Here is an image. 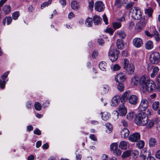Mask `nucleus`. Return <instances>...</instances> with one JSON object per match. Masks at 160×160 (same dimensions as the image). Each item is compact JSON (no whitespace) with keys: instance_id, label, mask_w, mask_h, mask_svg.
I'll return each instance as SVG.
<instances>
[{"instance_id":"f257e3e1","label":"nucleus","mask_w":160,"mask_h":160,"mask_svg":"<svg viewBox=\"0 0 160 160\" xmlns=\"http://www.w3.org/2000/svg\"><path fill=\"white\" fill-rule=\"evenodd\" d=\"M139 83L144 91L151 92L155 90L156 84L155 82L145 76H142L140 78Z\"/></svg>"},{"instance_id":"f03ea898","label":"nucleus","mask_w":160,"mask_h":160,"mask_svg":"<svg viewBox=\"0 0 160 160\" xmlns=\"http://www.w3.org/2000/svg\"><path fill=\"white\" fill-rule=\"evenodd\" d=\"M148 120L147 114L144 112H141L136 116L135 122L138 125L145 126L148 123Z\"/></svg>"},{"instance_id":"7ed1b4c3","label":"nucleus","mask_w":160,"mask_h":160,"mask_svg":"<svg viewBox=\"0 0 160 160\" xmlns=\"http://www.w3.org/2000/svg\"><path fill=\"white\" fill-rule=\"evenodd\" d=\"M122 61L124 69L128 74H133L135 70L134 65L132 63H129L128 60L126 58L122 59Z\"/></svg>"},{"instance_id":"20e7f679","label":"nucleus","mask_w":160,"mask_h":160,"mask_svg":"<svg viewBox=\"0 0 160 160\" xmlns=\"http://www.w3.org/2000/svg\"><path fill=\"white\" fill-rule=\"evenodd\" d=\"M130 13L132 18L135 20L140 19L142 16V13L139 8L137 7H134L130 11Z\"/></svg>"},{"instance_id":"39448f33","label":"nucleus","mask_w":160,"mask_h":160,"mask_svg":"<svg viewBox=\"0 0 160 160\" xmlns=\"http://www.w3.org/2000/svg\"><path fill=\"white\" fill-rule=\"evenodd\" d=\"M150 61L152 64H157L160 60V55L159 53L157 52L152 53L150 55Z\"/></svg>"},{"instance_id":"423d86ee","label":"nucleus","mask_w":160,"mask_h":160,"mask_svg":"<svg viewBox=\"0 0 160 160\" xmlns=\"http://www.w3.org/2000/svg\"><path fill=\"white\" fill-rule=\"evenodd\" d=\"M148 106V101L146 99H142L138 109L140 111H144L147 109Z\"/></svg>"},{"instance_id":"0eeeda50","label":"nucleus","mask_w":160,"mask_h":160,"mask_svg":"<svg viewBox=\"0 0 160 160\" xmlns=\"http://www.w3.org/2000/svg\"><path fill=\"white\" fill-rule=\"evenodd\" d=\"M118 51L117 50L112 49L109 52L108 55L112 62H114L117 59L118 57Z\"/></svg>"},{"instance_id":"6e6552de","label":"nucleus","mask_w":160,"mask_h":160,"mask_svg":"<svg viewBox=\"0 0 160 160\" xmlns=\"http://www.w3.org/2000/svg\"><path fill=\"white\" fill-rule=\"evenodd\" d=\"M132 43L135 47L139 48L143 45V42L142 38H135L132 40Z\"/></svg>"},{"instance_id":"1a4fd4ad","label":"nucleus","mask_w":160,"mask_h":160,"mask_svg":"<svg viewBox=\"0 0 160 160\" xmlns=\"http://www.w3.org/2000/svg\"><path fill=\"white\" fill-rule=\"evenodd\" d=\"M9 73L8 71L4 73L1 77V78L2 80L0 79V87L2 89H3L5 88L6 82L8 81V80L6 81L5 79L7 77Z\"/></svg>"},{"instance_id":"9d476101","label":"nucleus","mask_w":160,"mask_h":160,"mask_svg":"<svg viewBox=\"0 0 160 160\" xmlns=\"http://www.w3.org/2000/svg\"><path fill=\"white\" fill-rule=\"evenodd\" d=\"M125 79V74L122 72L119 73L117 74L115 78V81L117 82H123Z\"/></svg>"},{"instance_id":"9b49d317","label":"nucleus","mask_w":160,"mask_h":160,"mask_svg":"<svg viewBox=\"0 0 160 160\" xmlns=\"http://www.w3.org/2000/svg\"><path fill=\"white\" fill-rule=\"evenodd\" d=\"M104 8V4L102 1H98L95 3V9L97 11L101 12L103 10Z\"/></svg>"},{"instance_id":"f8f14e48","label":"nucleus","mask_w":160,"mask_h":160,"mask_svg":"<svg viewBox=\"0 0 160 160\" xmlns=\"http://www.w3.org/2000/svg\"><path fill=\"white\" fill-rule=\"evenodd\" d=\"M140 135L139 133H135L129 136L128 140L132 142H135L140 139Z\"/></svg>"},{"instance_id":"ddd939ff","label":"nucleus","mask_w":160,"mask_h":160,"mask_svg":"<svg viewBox=\"0 0 160 160\" xmlns=\"http://www.w3.org/2000/svg\"><path fill=\"white\" fill-rule=\"evenodd\" d=\"M128 100L131 104L136 105L138 102V97L135 95H132L128 98Z\"/></svg>"},{"instance_id":"4468645a","label":"nucleus","mask_w":160,"mask_h":160,"mask_svg":"<svg viewBox=\"0 0 160 160\" xmlns=\"http://www.w3.org/2000/svg\"><path fill=\"white\" fill-rule=\"evenodd\" d=\"M118 111L120 115L125 116L127 113V110L123 103L121 104L118 108Z\"/></svg>"},{"instance_id":"2eb2a0df","label":"nucleus","mask_w":160,"mask_h":160,"mask_svg":"<svg viewBox=\"0 0 160 160\" xmlns=\"http://www.w3.org/2000/svg\"><path fill=\"white\" fill-rule=\"evenodd\" d=\"M129 134V131L128 129L124 128L120 132V135L122 138H125L128 137Z\"/></svg>"},{"instance_id":"dca6fc26","label":"nucleus","mask_w":160,"mask_h":160,"mask_svg":"<svg viewBox=\"0 0 160 160\" xmlns=\"http://www.w3.org/2000/svg\"><path fill=\"white\" fill-rule=\"evenodd\" d=\"M128 146V142L125 141H122L120 142L119 145V148L124 150L127 149Z\"/></svg>"},{"instance_id":"f3484780","label":"nucleus","mask_w":160,"mask_h":160,"mask_svg":"<svg viewBox=\"0 0 160 160\" xmlns=\"http://www.w3.org/2000/svg\"><path fill=\"white\" fill-rule=\"evenodd\" d=\"M109 90V88L107 85H102L100 88V91L101 93L102 94H104L107 93Z\"/></svg>"},{"instance_id":"a211bd4d","label":"nucleus","mask_w":160,"mask_h":160,"mask_svg":"<svg viewBox=\"0 0 160 160\" xmlns=\"http://www.w3.org/2000/svg\"><path fill=\"white\" fill-rule=\"evenodd\" d=\"M2 11L5 14L9 13L11 11V6L8 5H4L3 7Z\"/></svg>"},{"instance_id":"6ab92c4d","label":"nucleus","mask_w":160,"mask_h":160,"mask_svg":"<svg viewBox=\"0 0 160 160\" xmlns=\"http://www.w3.org/2000/svg\"><path fill=\"white\" fill-rule=\"evenodd\" d=\"M120 98V97L118 95L115 96L112 98V102L113 106H116L118 103Z\"/></svg>"},{"instance_id":"aec40b11","label":"nucleus","mask_w":160,"mask_h":160,"mask_svg":"<svg viewBox=\"0 0 160 160\" xmlns=\"http://www.w3.org/2000/svg\"><path fill=\"white\" fill-rule=\"evenodd\" d=\"M93 21L95 25H98L99 24L101 21L102 20V19L100 17L97 15H95L93 17Z\"/></svg>"},{"instance_id":"412c9836","label":"nucleus","mask_w":160,"mask_h":160,"mask_svg":"<svg viewBox=\"0 0 160 160\" xmlns=\"http://www.w3.org/2000/svg\"><path fill=\"white\" fill-rule=\"evenodd\" d=\"M152 37H154L156 42H158L160 40V35L156 30H154L152 31Z\"/></svg>"},{"instance_id":"4be33fe9","label":"nucleus","mask_w":160,"mask_h":160,"mask_svg":"<svg viewBox=\"0 0 160 160\" xmlns=\"http://www.w3.org/2000/svg\"><path fill=\"white\" fill-rule=\"evenodd\" d=\"M72 8L73 10H77L79 8V3L76 1H72L71 3Z\"/></svg>"},{"instance_id":"5701e85b","label":"nucleus","mask_w":160,"mask_h":160,"mask_svg":"<svg viewBox=\"0 0 160 160\" xmlns=\"http://www.w3.org/2000/svg\"><path fill=\"white\" fill-rule=\"evenodd\" d=\"M12 19L11 17H6V18L3 20V24L4 26H5L6 22L7 21V24L8 25L12 22Z\"/></svg>"},{"instance_id":"b1692460","label":"nucleus","mask_w":160,"mask_h":160,"mask_svg":"<svg viewBox=\"0 0 160 160\" xmlns=\"http://www.w3.org/2000/svg\"><path fill=\"white\" fill-rule=\"evenodd\" d=\"M145 14L147 15L148 17H152V13L153 12V10L152 8H148L145 9L144 10Z\"/></svg>"},{"instance_id":"393cba45","label":"nucleus","mask_w":160,"mask_h":160,"mask_svg":"<svg viewBox=\"0 0 160 160\" xmlns=\"http://www.w3.org/2000/svg\"><path fill=\"white\" fill-rule=\"evenodd\" d=\"M99 67L101 70L103 71H106L107 64L105 62H101L99 64Z\"/></svg>"},{"instance_id":"a878e982","label":"nucleus","mask_w":160,"mask_h":160,"mask_svg":"<svg viewBox=\"0 0 160 160\" xmlns=\"http://www.w3.org/2000/svg\"><path fill=\"white\" fill-rule=\"evenodd\" d=\"M117 47L118 48L122 49L124 46V44L122 42V40L118 39L116 42Z\"/></svg>"},{"instance_id":"bb28decb","label":"nucleus","mask_w":160,"mask_h":160,"mask_svg":"<svg viewBox=\"0 0 160 160\" xmlns=\"http://www.w3.org/2000/svg\"><path fill=\"white\" fill-rule=\"evenodd\" d=\"M156 144V141L155 138H151L149 141V145L150 147H154Z\"/></svg>"},{"instance_id":"cd10ccee","label":"nucleus","mask_w":160,"mask_h":160,"mask_svg":"<svg viewBox=\"0 0 160 160\" xmlns=\"http://www.w3.org/2000/svg\"><path fill=\"white\" fill-rule=\"evenodd\" d=\"M159 71V69L158 67H155L153 69L152 72L150 75L151 78H154Z\"/></svg>"},{"instance_id":"c85d7f7f","label":"nucleus","mask_w":160,"mask_h":160,"mask_svg":"<svg viewBox=\"0 0 160 160\" xmlns=\"http://www.w3.org/2000/svg\"><path fill=\"white\" fill-rule=\"evenodd\" d=\"M129 91H127L124 93L120 98L122 102H124L127 99V97L129 95Z\"/></svg>"},{"instance_id":"c756f323","label":"nucleus","mask_w":160,"mask_h":160,"mask_svg":"<svg viewBox=\"0 0 160 160\" xmlns=\"http://www.w3.org/2000/svg\"><path fill=\"white\" fill-rule=\"evenodd\" d=\"M131 156V150H128L124 151L123 153L122 157L123 158H126Z\"/></svg>"},{"instance_id":"7c9ffc66","label":"nucleus","mask_w":160,"mask_h":160,"mask_svg":"<svg viewBox=\"0 0 160 160\" xmlns=\"http://www.w3.org/2000/svg\"><path fill=\"white\" fill-rule=\"evenodd\" d=\"M146 128L149 129L152 128L154 124V121L152 120H148V122L147 124Z\"/></svg>"},{"instance_id":"2f4dec72","label":"nucleus","mask_w":160,"mask_h":160,"mask_svg":"<svg viewBox=\"0 0 160 160\" xmlns=\"http://www.w3.org/2000/svg\"><path fill=\"white\" fill-rule=\"evenodd\" d=\"M140 78L138 77H134L132 79V83L135 85H137L138 83H139Z\"/></svg>"},{"instance_id":"473e14b6","label":"nucleus","mask_w":160,"mask_h":160,"mask_svg":"<svg viewBox=\"0 0 160 160\" xmlns=\"http://www.w3.org/2000/svg\"><path fill=\"white\" fill-rule=\"evenodd\" d=\"M145 46L146 48L148 50L152 49L153 47L152 42L151 41H148L146 43Z\"/></svg>"},{"instance_id":"72a5a7b5","label":"nucleus","mask_w":160,"mask_h":160,"mask_svg":"<svg viewBox=\"0 0 160 160\" xmlns=\"http://www.w3.org/2000/svg\"><path fill=\"white\" fill-rule=\"evenodd\" d=\"M116 33L120 38L122 39L125 38L126 36L125 33L123 31H118Z\"/></svg>"},{"instance_id":"f704fd0d","label":"nucleus","mask_w":160,"mask_h":160,"mask_svg":"<svg viewBox=\"0 0 160 160\" xmlns=\"http://www.w3.org/2000/svg\"><path fill=\"white\" fill-rule=\"evenodd\" d=\"M85 24L87 27L92 26V19L90 18H88L86 20Z\"/></svg>"},{"instance_id":"c9c22d12","label":"nucleus","mask_w":160,"mask_h":160,"mask_svg":"<svg viewBox=\"0 0 160 160\" xmlns=\"http://www.w3.org/2000/svg\"><path fill=\"white\" fill-rule=\"evenodd\" d=\"M113 28L117 29L120 28L121 27L122 24L120 22H114L112 23Z\"/></svg>"},{"instance_id":"e433bc0d","label":"nucleus","mask_w":160,"mask_h":160,"mask_svg":"<svg viewBox=\"0 0 160 160\" xmlns=\"http://www.w3.org/2000/svg\"><path fill=\"white\" fill-rule=\"evenodd\" d=\"M110 116L109 113L107 112H104L102 115V118L103 120L106 121L109 118Z\"/></svg>"},{"instance_id":"4c0bfd02","label":"nucleus","mask_w":160,"mask_h":160,"mask_svg":"<svg viewBox=\"0 0 160 160\" xmlns=\"http://www.w3.org/2000/svg\"><path fill=\"white\" fill-rule=\"evenodd\" d=\"M131 150V155L134 158H137L139 154V152L138 150Z\"/></svg>"},{"instance_id":"58836bf2","label":"nucleus","mask_w":160,"mask_h":160,"mask_svg":"<svg viewBox=\"0 0 160 160\" xmlns=\"http://www.w3.org/2000/svg\"><path fill=\"white\" fill-rule=\"evenodd\" d=\"M117 85V88L120 92H122L124 90V86L122 82H118Z\"/></svg>"},{"instance_id":"ea45409f","label":"nucleus","mask_w":160,"mask_h":160,"mask_svg":"<svg viewBox=\"0 0 160 160\" xmlns=\"http://www.w3.org/2000/svg\"><path fill=\"white\" fill-rule=\"evenodd\" d=\"M35 109L37 111H39L42 108V106L40 103L38 102H36L34 104Z\"/></svg>"},{"instance_id":"a19ab883","label":"nucleus","mask_w":160,"mask_h":160,"mask_svg":"<svg viewBox=\"0 0 160 160\" xmlns=\"http://www.w3.org/2000/svg\"><path fill=\"white\" fill-rule=\"evenodd\" d=\"M135 116V114L134 112H129L127 115V118L128 120L132 119Z\"/></svg>"},{"instance_id":"79ce46f5","label":"nucleus","mask_w":160,"mask_h":160,"mask_svg":"<svg viewBox=\"0 0 160 160\" xmlns=\"http://www.w3.org/2000/svg\"><path fill=\"white\" fill-rule=\"evenodd\" d=\"M113 155L115 156H119L121 154V151L118 148L112 151Z\"/></svg>"},{"instance_id":"37998d69","label":"nucleus","mask_w":160,"mask_h":160,"mask_svg":"<svg viewBox=\"0 0 160 160\" xmlns=\"http://www.w3.org/2000/svg\"><path fill=\"white\" fill-rule=\"evenodd\" d=\"M159 102L158 101H155L152 103V108L154 110H157L159 107Z\"/></svg>"},{"instance_id":"c03bdc74","label":"nucleus","mask_w":160,"mask_h":160,"mask_svg":"<svg viewBox=\"0 0 160 160\" xmlns=\"http://www.w3.org/2000/svg\"><path fill=\"white\" fill-rule=\"evenodd\" d=\"M118 144L117 142L112 143L111 144L110 146V150L113 151L118 148Z\"/></svg>"},{"instance_id":"a18cd8bd","label":"nucleus","mask_w":160,"mask_h":160,"mask_svg":"<svg viewBox=\"0 0 160 160\" xmlns=\"http://www.w3.org/2000/svg\"><path fill=\"white\" fill-rule=\"evenodd\" d=\"M136 145L139 148H142L144 146V142L140 140L137 143Z\"/></svg>"},{"instance_id":"49530a36","label":"nucleus","mask_w":160,"mask_h":160,"mask_svg":"<svg viewBox=\"0 0 160 160\" xmlns=\"http://www.w3.org/2000/svg\"><path fill=\"white\" fill-rule=\"evenodd\" d=\"M141 157L143 160H155V158L151 156H148L147 158H146L145 155H142L141 156Z\"/></svg>"},{"instance_id":"de8ad7c7","label":"nucleus","mask_w":160,"mask_h":160,"mask_svg":"<svg viewBox=\"0 0 160 160\" xmlns=\"http://www.w3.org/2000/svg\"><path fill=\"white\" fill-rule=\"evenodd\" d=\"M144 27L145 26L143 25V24H142L139 22L136 25V28L137 29H138V31H140V30H142Z\"/></svg>"},{"instance_id":"09e8293b","label":"nucleus","mask_w":160,"mask_h":160,"mask_svg":"<svg viewBox=\"0 0 160 160\" xmlns=\"http://www.w3.org/2000/svg\"><path fill=\"white\" fill-rule=\"evenodd\" d=\"M19 16V12L18 11H16L12 14V18L14 20H17Z\"/></svg>"},{"instance_id":"8fccbe9b","label":"nucleus","mask_w":160,"mask_h":160,"mask_svg":"<svg viewBox=\"0 0 160 160\" xmlns=\"http://www.w3.org/2000/svg\"><path fill=\"white\" fill-rule=\"evenodd\" d=\"M51 0H49L48 2H45L42 4L41 5V8L43 9L46 6H47L49 5L51 3Z\"/></svg>"},{"instance_id":"3c124183","label":"nucleus","mask_w":160,"mask_h":160,"mask_svg":"<svg viewBox=\"0 0 160 160\" xmlns=\"http://www.w3.org/2000/svg\"><path fill=\"white\" fill-rule=\"evenodd\" d=\"M123 4L121 0H116L114 5L116 6L118 8L120 7Z\"/></svg>"},{"instance_id":"603ef678","label":"nucleus","mask_w":160,"mask_h":160,"mask_svg":"<svg viewBox=\"0 0 160 160\" xmlns=\"http://www.w3.org/2000/svg\"><path fill=\"white\" fill-rule=\"evenodd\" d=\"M121 69L120 66L118 64H115L114 65L112 68L113 70L114 71H118L120 70Z\"/></svg>"},{"instance_id":"864d4df0","label":"nucleus","mask_w":160,"mask_h":160,"mask_svg":"<svg viewBox=\"0 0 160 160\" xmlns=\"http://www.w3.org/2000/svg\"><path fill=\"white\" fill-rule=\"evenodd\" d=\"M106 126L107 128V130H106V132L108 133H109L112 130V126L110 125L107 124H106Z\"/></svg>"},{"instance_id":"5fc2aeb1","label":"nucleus","mask_w":160,"mask_h":160,"mask_svg":"<svg viewBox=\"0 0 160 160\" xmlns=\"http://www.w3.org/2000/svg\"><path fill=\"white\" fill-rule=\"evenodd\" d=\"M105 31L106 32L109 33L111 35H112L114 32L112 29L110 28H107Z\"/></svg>"},{"instance_id":"6e6d98bb","label":"nucleus","mask_w":160,"mask_h":160,"mask_svg":"<svg viewBox=\"0 0 160 160\" xmlns=\"http://www.w3.org/2000/svg\"><path fill=\"white\" fill-rule=\"evenodd\" d=\"M88 8L90 10H92L94 6V2L93 1L88 2Z\"/></svg>"},{"instance_id":"4d7b16f0","label":"nucleus","mask_w":160,"mask_h":160,"mask_svg":"<svg viewBox=\"0 0 160 160\" xmlns=\"http://www.w3.org/2000/svg\"><path fill=\"white\" fill-rule=\"evenodd\" d=\"M139 22L142 24H143V25L145 26L146 23L147 21L145 18H142L139 21Z\"/></svg>"},{"instance_id":"13d9d810","label":"nucleus","mask_w":160,"mask_h":160,"mask_svg":"<svg viewBox=\"0 0 160 160\" xmlns=\"http://www.w3.org/2000/svg\"><path fill=\"white\" fill-rule=\"evenodd\" d=\"M103 19L105 23L107 25L108 24V19L106 14H104L103 16Z\"/></svg>"},{"instance_id":"bf43d9fd","label":"nucleus","mask_w":160,"mask_h":160,"mask_svg":"<svg viewBox=\"0 0 160 160\" xmlns=\"http://www.w3.org/2000/svg\"><path fill=\"white\" fill-rule=\"evenodd\" d=\"M134 4V3L133 2L129 3L128 4L126 8L127 9H128L131 8Z\"/></svg>"},{"instance_id":"052dcab7","label":"nucleus","mask_w":160,"mask_h":160,"mask_svg":"<svg viewBox=\"0 0 160 160\" xmlns=\"http://www.w3.org/2000/svg\"><path fill=\"white\" fill-rule=\"evenodd\" d=\"M32 102L31 101H28L26 104L27 108L28 109L31 108L32 107Z\"/></svg>"},{"instance_id":"680f3d73","label":"nucleus","mask_w":160,"mask_h":160,"mask_svg":"<svg viewBox=\"0 0 160 160\" xmlns=\"http://www.w3.org/2000/svg\"><path fill=\"white\" fill-rule=\"evenodd\" d=\"M34 134H37L38 135H40L41 134V132L38 129H36L34 130Z\"/></svg>"},{"instance_id":"e2e57ef3","label":"nucleus","mask_w":160,"mask_h":160,"mask_svg":"<svg viewBox=\"0 0 160 160\" xmlns=\"http://www.w3.org/2000/svg\"><path fill=\"white\" fill-rule=\"evenodd\" d=\"M113 117L115 118H118V117L119 113L116 111H114L113 113Z\"/></svg>"},{"instance_id":"0e129e2a","label":"nucleus","mask_w":160,"mask_h":160,"mask_svg":"<svg viewBox=\"0 0 160 160\" xmlns=\"http://www.w3.org/2000/svg\"><path fill=\"white\" fill-rule=\"evenodd\" d=\"M117 20L121 22L125 21V17L123 16L121 18H117Z\"/></svg>"},{"instance_id":"69168bd1","label":"nucleus","mask_w":160,"mask_h":160,"mask_svg":"<svg viewBox=\"0 0 160 160\" xmlns=\"http://www.w3.org/2000/svg\"><path fill=\"white\" fill-rule=\"evenodd\" d=\"M59 2L63 7L66 4V0H60Z\"/></svg>"},{"instance_id":"338daca9","label":"nucleus","mask_w":160,"mask_h":160,"mask_svg":"<svg viewBox=\"0 0 160 160\" xmlns=\"http://www.w3.org/2000/svg\"><path fill=\"white\" fill-rule=\"evenodd\" d=\"M155 156L158 159H160V150L157 151L156 153Z\"/></svg>"},{"instance_id":"774afa93","label":"nucleus","mask_w":160,"mask_h":160,"mask_svg":"<svg viewBox=\"0 0 160 160\" xmlns=\"http://www.w3.org/2000/svg\"><path fill=\"white\" fill-rule=\"evenodd\" d=\"M156 82L157 84H160V74L157 76L156 78Z\"/></svg>"}]
</instances>
